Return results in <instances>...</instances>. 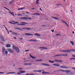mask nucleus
<instances>
[{
  "mask_svg": "<svg viewBox=\"0 0 75 75\" xmlns=\"http://www.w3.org/2000/svg\"><path fill=\"white\" fill-rule=\"evenodd\" d=\"M21 24H17V25H25V24H28V23L24 22H21Z\"/></svg>",
  "mask_w": 75,
  "mask_h": 75,
  "instance_id": "1",
  "label": "nucleus"
},
{
  "mask_svg": "<svg viewBox=\"0 0 75 75\" xmlns=\"http://www.w3.org/2000/svg\"><path fill=\"white\" fill-rule=\"evenodd\" d=\"M0 38L3 41H4V42H5V40H4V38L1 35H0Z\"/></svg>",
  "mask_w": 75,
  "mask_h": 75,
  "instance_id": "2",
  "label": "nucleus"
},
{
  "mask_svg": "<svg viewBox=\"0 0 75 75\" xmlns=\"http://www.w3.org/2000/svg\"><path fill=\"white\" fill-rule=\"evenodd\" d=\"M7 50L9 52H10V53H13L14 52V50L11 49H7Z\"/></svg>",
  "mask_w": 75,
  "mask_h": 75,
  "instance_id": "3",
  "label": "nucleus"
},
{
  "mask_svg": "<svg viewBox=\"0 0 75 75\" xmlns=\"http://www.w3.org/2000/svg\"><path fill=\"white\" fill-rule=\"evenodd\" d=\"M19 19H23V20H27V19H30V20H31V18H28L27 17H23V18H20Z\"/></svg>",
  "mask_w": 75,
  "mask_h": 75,
  "instance_id": "4",
  "label": "nucleus"
},
{
  "mask_svg": "<svg viewBox=\"0 0 75 75\" xmlns=\"http://www.w3.org/2000/svg\"><path fill=\"white\" fill-rule=\"evenodd\" d=\"M59 71H62L63 72H71V71L70 70H63L59 69Z\"/></svg>",
  "mask_w": 75,
  "mask_h": 75,
  "instance_id": "5",
  "label": "nucleus"
},
{
  "mask_svg": "<svg viewBox=\"0 0 75 75\" xmlns=\"http://www.w3.org/2000/svg\"><path fill=\"white\" fill-rule=\"evenodd\" d=\"M6 51V50L5 49V48L4 47H3L2 48V52L3 53V54L4 55H5V53H4V52Z\"/></svg>",
  "mask_w": 75,
  "mask_h": 75,
  "instance_id": "6",
  "label": "nucleus"
},
{
  "mask_svg": "<svg viewBox=\"0 0 75 75\" xmlns=\"http://www.w3.org/2000/svg\"><path fill=\"white\" fill-rule=\"evenodd\" d=\"M12 48L13 50H16L18 48V47L16 46L15 45H13L12 46Z\"/></svg>",
  "mask_w": 75,
  "mask_h": 75,
  "instance_id": "7",
  "label": "nucleus"
},
{
  "mask_svg": "<svg viewBox=\"0 0 75 75\" xmlns=\"http://www.w3.org/2000/svg\"><path fill=\"white\" fill-rule=\"evenodd\" d=\"M54 61L57 62H62V61L59 60H54Z\"/></svg>",
  "mask_w": 75,
  "mask_h": 75,
  "instance_id": "8",
  "label": "nucleus"
},
{
  "mask_svg": "<svg viewBox=\"0 0 75 75\" xmlns=\"http://www.w3.org/2000/svg\"><path fill=\"white\" fill-rule=\"evenodd\" d=\"M41 65H44L45 66H50V64H46L45 63H41Z\"/></svg>",
  "mask_w": 75,
  "mask_h": 75,
  "instance_id": "9",
  "label": "nucleus"
},
{
  "mask_svg": "<svg viewBox=\"0 0 75 75\" xmlns=\"http://www.w3.org/2000/svg\"><path fill=\"white\" fill-rule=\"evenodd\" d=\"M22 29L23 30H25V29H26L27 30H31V28H23Z\"/></svg>",
  "mask_w": 75,
  "mask_h": 75,
  "instance_id": "10",
  "label": "nucleus"
},
{
  "mask_svg": "<svg viewBox=\"0 0 75 75\" xmlns=\"http://www.w3.org/2000/svg\"><path fill=\"white\" fill-rule=\"evenodd\" d=\"M6 47L7 48H10L11 47V45L10 44H7L6 45Z\"/></svg>",
  "mask_w": 75,
  "mask_h": 75,
  "instance_id": "11",
  "label": "nucleus"
},
{
  "mask_svg": "<svg viewBox=\"0 0 75 75\" xmlns=\"http://www.w3.org/2000/svg\"><path fill=\"white\" fill-rule=\"evenodd\" d=\"M52 65L54 66H55V67H59V65L57 64H52Z\"/></svg>",
  "mask_w": 75,
  "mask_h": 75,
  "instance_id": "12",
  "label": "nucleus"
},
{
  "mask_svg": "<svg viewBox=\"0 0 75 75\" xmlns=\"http://www.w3.org/2000/svg\"><path fill=\"white\" fill-rule=\"evenodd\" d=\"M16 50L17 53H19V52H20V50L19 49V48H18V47L17 49Z\"/></svg>",
  "mask_w": 75,
  "mask_h": 75,
  "instance_id": "13",
  "label": "nucleus"
},
{
  "mask_svg": "<svg viewBox=\"0 0 75 75\" xmlns=\"http://www.w3.org/2000/svg\"><path fill=\"white\" fill-rule=\"evenodd\" d=\"M52 18H53V19H54L55 20H58V19H59V18H57L55 17L52 16Z\"/></svg>",
  "mask_w": 75,
  "mask_h": 75,
  "instance_id": "14",
  "label": "nucleus"
},
{
  "mask_svg": "<svg viewBox=\"0 0 75 75\" xmlns=\"http://www.w3.org/2000/svg\"><path fill=\"white\" fill-rule=\"evenodd\" d=\"M70 42L71 44V45H72L73 46L74 45V42L72 41H70Z\"/></svg>",
  "mask_w": 75,
  "mask_h": 75,
  "instance_id": "15",
  "label": "nucleus"
},
{
  "mask_svg": "<svg viewBox=\"0 0 75 75\" xmlns=\"http://www.w3.org/2000/svg\"><path fill=\"white\" fill-rule=\"evenodd\" d=\"M35 35L36 36H38V37H40V36H41V35H40V34L37 33H35Z\"/></svg>",
  "mask_w": 75,
  "mask_h": 75,
  "instance_id": "16",
  "label": "nucleus"
},
{
  "mask_svg": "<svg viewBox=\"0 0 75 75\" xmlns=\"http://www.w3.org/2000/svg\"><path fill=\"white\" fill-rule=\"evenodd\" d=\"M8 13H10V14H12V15L13 16H14V13H13V12H8Z\"/></svg>",
  "mask_w": 75,
  "mask_h": 75,
  "instance_id": "17",
  "label": "nucleus"
},
{
  "mask_svg": "<svg viewBox=\"0 0 75 75\" xmlns=\"http://www.w3.org/2000/svg\"><path fill=\"white\" fill-rule=\"evenodd\" d=\"M25 65H31V63H25Z\"/></svg>",
  "mask_w": 75,
  "mask_h": 75,
  "instance_id": "18",
  "label": "nucleus"
},
{
  "mask_svg": "<svg viewBox=\"0 0 75 75\" xmlns=\"http://www.w3.org/2000/svg\"><path fill=\"white\" fill-rule=\"evenodd\" d=\"M42 74H49L50 73L47 72H45V71H43L42 72Z\"/></svg>",
  "mask_w": 75,
  "mask_h": 75,
  "instance_id": "19",
  "label": "nucleus"
},
{
  "mask_svg": "<svg viewBox=\"0 0 75 75\" xmlns=\"http://www.w3.org/2000/svg\"><path fill=\"white\" fill-rule=\"evenodd\" d=\"M29 41H33L34 42H36V41H36V40H29Z\"/></svg>",
  "mask_w": 75,
  "mask_h": 75,
  "instance_id": "20",
  "label": "nucleus"
},
{
  "mask_svg": "<svg viewBox=\"0 0 75 75\" xmlns=\"http://www.w3.org/2000/svg\"><path fill=\"white\" fill-rule=\"evenodd\" d=\"M30 57H31V58H32L33 59H35V58H36V57L32 56H31V54H30Z\"/></svg>",
  "mask_w": 75,
  "mask_h": 75,
  "instance_id": "21",
  "label": "nucleus"
},
{
  "mask_svg": "<svg viewBox=\"0 0 75 75\" xmlns=\"http://www.w3.org/2000/svg\"><path fill=\"white\" fill-rule=\"evenodd\" d=\"M24 8H25V7L21 8H19L18 9V10H23V9H24Z\"/></svg>",
  "mask_w": 75,
  "mask_h": 75,
  "instance_id": "22",
  "label": "nucleus"
},
{
  "mask_svg": "<svg viewBox=\"0 0 75 75\" xmlns=\"http://www.w3.org/2000/svg\"><path fill=\"white\" fill-rule=\"evenodd\" d=\"M60 68H63L64 69L65 68V66H62L59 67Z\"/></svg>",
  "mask_w": 75,
  "mask_h": 75,
  "instance_id": "23",
  "label": "nucleus"
},
{
  "mask_svg": "<svg viewBox=\"0 0 75 75\" xmlns=\"http://www.w3.org/2000/svg\"><path fill=\"white\" fill-rule=\"evenodd\" d=\"M19 72H21V74H22V73H25V71H20Z\"/></svg>",
  "mask_w": 75,
  "mask_h": 75,
  "instance_id": "24",
  "label": "nucleus"
},
{
  "mask_svg": "<svg viewBox=\"0 0 75 75\" xmlns=\"http://www.w3.org/2000/svg\"><path fill=\"white\" fill-rule=\"evenodd\" d=\"M49 62H50V63H51L52 64H53V63H54L55 62L54 61H49Z\"/></svg>",
  "mask_w": 75,
  "mask_h": 75,
  "instance_id": "25",
  "label": "nucleus"
},
{
  "mask_svg": "<svg viewBox=\"0 0 75 75\" xmlns=\"http://www.w3.org/2000/svg\"><path fill=\"white\" fill-rule=\"evenodd\" d=\"M40 48H41L42 49H44L45 50H47V48H45V47H40Z\"/></svg>",
  "mask_w": 75,
  "mask_h": 75,
  "instance_id": "26",
  "label": "nucleus"
},
{
  "mask_svg": "<svg viewBox=\"0 0 75 75\" xmlns=\"http://www.w3.org/2000/svg\"><path fill=\"white\" fill-rule=\"evenodd\" d=\"M32 15H40V14L38 13L32 14Z\"/></svg>",
  "mask_w": 75,
  "mask_h": 75,
  "instance_id": "27",
  "label": "nucleus"
},
{
  "mask_svg": "<svg viewBox=\"0 0 75 75\" xmlns=\"http://www.w3.org/2000/svg\"><path fill=\"white\" fill-rule=\"evenodd\" d=\"M13 2H14V0H12L9 3V4L10 5V4H13Z\"/></svg>",
  "mask_w": 75,
  "mask_h": 75,
  "instance_id": "28",
  "label": "nucleus"
},
{
  "mask_svg": "<svg viewBox=\"0 0 75 75\" xmlns=\"http://www.w3.org/2000/svg\"><path fill=\"white\" fill-rule=\"evenodd\" d=\"M71 50H67L66 52H67V53H68V52H69V53L71 52Z\"/></svg>",
  "mask_w": 75,
  "mask_h": 75,
  "instance_id": "29",
  "label": "nucleus"
},
{
  "mask_svg": "<svg viewBox=\"0 0 75 75\" xmlns=\"http://www.w3.org/2000/svg\"><path fill=\"white\" fill-rule=\"evenodd\" d=\"M61 51H62V52H67V50H61Z\"/></svg>",
  "mask_w": 75,
  "mask_h": 75,
  "instance_id": "30",
  "label": "nucleus"
},
{
  "mask_svg": "<svg viewBox=\"0 0 75 75\" xmlns=\"http://www.w3.org/2000/svg\"><path fill=\"white\" fill-rule=\"evenodd\" d=\"M61 56H65V57H67L68 56V55L67 54H61Z\"/></svg>",
  "mask_w": 75,
  "mask_h": 75,
  "instance_id": "31",
  "label": "nucleus"
},
{
  "mask_svg": "<svg viewBox=\"0 0 75 75\" xmlns=\"http://www.w3.org/2000/svg\"><path fill=\"white\" fill-rule=\"evenodd\" d=\"M42 61V59L36 60V61H37V62H38V61Z\"/></svg>",
  "mask_w": 75,
  "mask_h": 75,
  "instance_id": "32",
  "label": "nucleus"
},
{
  "mask_svg": "<svg viewBox=\"0 0 75 75\" xmlns=\"http://www.w3.org/2000/svg\"><path fill=\"white\" fill-rule=\"evenodd\" d=\"M39 1V0H37L36 1V3L37 4H39V3L38 2V1Z\"/></svg>",
  "mask_w": 75,
  "mask_h": 75,
  "instance_id": "33",
  "label": "nucleus"
},
{
  "mask_svg": "<svg viewBox=\"0 0 75 75\" xmlns=\"http://www.w3.org/2000/svg\"><path fill=\"white\" fill-rule=\"evenodd\" d=\"M37 72H42V70H37Z\"/></svg>",
  "mask_w": 75,
  "mask_h": 75,
  "instance_id": "34",
  "label": "nucleus"
},
{
  "mask_svg": "<svg viewBox=\"0 0 75 75\" xmlns=\"http://www.w3.org/2000/svg\"><path fill=\"white\" fill-rule=\"evenodd\" d=\"M12 33L14 35H17V33Z\"/></svg>",
  "mask_w": 75,
  "mask_h": 75,
  "instance_id": "35",
  "label": "nucleus"
},
{
  "mask_svg": "<svg viewBox=\"0 0 75 75\" xmlns=\"http://www.w3.org/2000/svg\"><path fill=\"white\" fill-rule=\"evenodd\" d=\"M5 53L6 55H7V54H8V52H7V51H6L5 52Z\"/></svg>",
  "mask_w": 75,
  "mask_h": 75,
  "instance_id": "36",
  "label": "nucleus"
},
{
  "mask_svg": "<svg viewBox=\"0 0 75 75\" xmlns=\"http://www.w3.org/2000/svg\"><path fill=\"white\" fill-rule=\"evenodd\" d=\"M25 35H30V34L26 33H25Z\"/></svg>",
  "mask_w": 75,
  "mask_h": 75,
  "instance_id": "37",
  "label": "nucleus"
},
{
  "mask_svg": "<svg viewBox=\"0 0 75 75\" xmlns=\"http://www.w3.org/2000/svg\"><path fill=\"white\" fill-rule=\"evenodd\" d=\"M3 7L5 8V9H6V10H8V9L7 8H6V7L5 6H3Z\"/></svg>",
  "mask_w": 75,
  "mask_h": 75,
  "instance_id": "38",
  "label": "nucleus"
},
{
  "mask_svg": "<svg viewBox=\"0 0 75 75\" xmlns=\"http://www.w3.org/2000/svg\"><path fill=\"white\" fill-rule=\"evenodd\" d=\"M68 67H67L65 66H64V69H68Z\"/></svg>",
  "mask_w": 75,
  "mask_h": 75,
  "instance_id": "39",
  "label": "nucleus"
},
{
  "mask_svg": "<svg viewBox=\"0 0 75 75\" xmlns=\"http://www.w3.org/2000/svg\"><path fill=\"white\" fill-rule=\"evenodd\" d=\"M9 74H16V73L15 72H9L8 73Z\"/></svg>",
  "mask_w": 75,
  "mask_h": 75,
  "instance_id": "40",
  "label": "nucleus"
},
{
  "mask_svg": "<svg viewBox=\"0 0 75 75\" xmlns=\"http://www.w3.org/2000/svg\"><path fill=\"white\" fill-rule=\"evenodd\" d=\"M61 56V54H59V55H56L55 56V57H58V56Z\"/></svg>",
  "mask_w": 75,
  "mask_h": 75,
  "instance_id": "41",
  "label": "nucleus"
},
{
  "mask_svg": "<svg viewBox=\"0 0 75 75\" xmlns=\"http://www.w3.org/2000/svg\"><path fill=\"white\" fill-rule=\"evenodd\" d=\"M61 21H62V22H63V23H65H65H66V22H65V21L63 20H62Z\"/></svg>",
  "mask_w": 75,
  "mask_h": 75,
  "instance_id": "42",
  "label": "nucleus"
},
{
  "mask_svg": "<svg viewBox=\"0 0 75 75\" xmlns=\"http://www.w3.org/2000/svg\"><path fill=\"white\" fill-rule=\"evenodd\" d=\"M71 51H75V49L74 50H70Z\"/></svg>",
  "mask_w": 75,
  "mask_h": 75,
  "instance_id": "43",
  "label": "nucleus"
},
{
  "mask_svg": "<svg viewBox=\"0 0 75 75\" xmlns=\"http://www.w3.org/2000/svg\"><path fill=\"white\" fill-rule=\"evenodd\" d=\"M65 24H66V25H67V27H69V26H68V24H67V22H66V23H65Z\"/></svg>",
  "mask_w": 75,
  "mask_h": 75,
  "instance_id": "44",
  "label": "nucleus"
},
{
  "mask_svg": "<svg viewBox=\"0 0 75 75\" xmlns=\"http://www.w3.org/2000/svg\"><path fill=\"white\" fill-rule=\"evenodd\" d=\"M56 35L57 36H58V35H61V34H56Z\"/></svg>",
  "mask_w": 75,
  "mask_h": 75,
  "instance_id": "45",
  "label": "nucleus"
},
{
  "mask_svg": "<svg viewBox=\"0 0 75 75\" xmlns=\"http://www.w3.org/2000/svg\"><path fill=\"white\" fill-rule=\"evenodd\" d=\"M17 74H18V75H20V74H21V73H17Z\"/></svg>",
  "mask_w": 75,
  "mask_h": 75,
  "instance_id": "46",
  "label": "nucleus"
},
{
  "mask_svg": "<svg viewBox=\"0 0 75 75\" xmlns=\"http://www.w3.org/2000/svg\"><path fill=\"white\" fill-rule=\"evenodd\" d=\"M70 59L71 60H72V59H75V58H71Z\"/></svg>",
  "mask_w": 75,
  "mask_h": 75,
  "instance_id": "47",
  "label": "nucleus"
},
{
  "mask_svg": "<svg viewBox=\"0 0 75 75\" xmlns=\"http://www.w3.org/2000/svg\"><path fill=\"white\" fill-rule=\"evenodd\" d=\"M72 57H74V58H75V55L73 54L72 55Z\"/></svg>",
  "mask_w": 75,
  "mask_h": 75,
  "instance_id": "48",
  "label": "nucleus"
},
{
  "mask_svg": "<svg viewBox=\"0 0 75 75\" xmlns=\"http://www.w3.org/2000/svg\"><path fill=\"white\" fill-rule=\"evenodd\" d=\"M28 60H25L24 61V62H28Z\"/></svg>",
  "mask_w": 75,
  "mask_h": 75,
  "instance_id": "49",
  "label": "nucleus"
},
{
  "mask_svg": "<svg viewBox=\"0 0 75 75\" xmlns=\"http://www.w3.org/2000/svg\"><path fill=\"white\" fill-rule=\"evenodd\" d=\"M30 50H26L25 51V52H27V51H29Z\"/></svg>",
  "mask_w": 75,
  "mask_h": 75,
  "instance_id": "50",
  "label": "nucleus"
},
{
  "mask_svg": "<svg viewBox=\"0 0 75 75\" xmlns=\"http://www.w3.org/2000/svg\"><path fill=\"white\" fill-rule=\"evenodd\" d=\"M5 28L6 30V31H8V29H7V28H6V27H5Z\"/></svg>",
  "mask_w": 75,
  "mask_h": 75,
  "instance_id": "51",
  "label": "nucleus"
},
{
  "mask_svg": "<svg viewBox=\"0 0 75 75\" xmlns=\"http://www.w3.org/2000/svg\"><path fill=\"white\" fill-rule=\"evenodd\" d=\"M9 23H10L11 24H13V23L11 22H9Z\"/></svg>",
  "mask_w": 75,
  "mask_h": 75,
  "instance_id": "52",
  "label": "nucleus"
},
{
  "mask_svg": "<svg viewBox=\"0 0 75 75\" xmlns=\"http://www.w3.org/2000/svg\"><path fill=\"white\" fill-rule=\"evenodd\" d=\"M18 30H22V29L20 28H19Z\"/></svg>",
  "mask_w": 75,
  "mask_h": 75,
  "instance_id": "53",
  "label": "nucleus"
},
{
  "mask_svg": "<svg viewBox=\"0 0 75 75\" xmlns=\"http://www.w3.org/2000/svg\"><path fill=\"white\" fill-rule=\"evenodd\" d=\"M21 15H21V14H19L18 15V16H21Z\"/></svg>",
  "mask_w": 75,
  "mask_h": 75,
  "instance_id": "54",
  "label": "nucleus"
},
{
  "mask_svg": "<svg viewBox=\"0 0 75 75\" xmlns=\"http://www.w3.org/2000/svg\"><path fill=\"white\" fill-rule=\"evenodd\" d=\"M30 75H35V74H30Z\"/></svg>",
  "mask_w": 75,
  "mask_h": 75,
  "instance_id": "55",
  "label": "nucleus"
},
{
  "mask_svg": "<svg viewBox=\"0 0 75 75\" xmlns=\"http://www.w3.org/2000/svg\"><path fill=\"white\" fill-rule=\"evenodd\" d=\"M33 72H38V71H35V70H34L33 71Z\"/></svg>",
  "mask_w": 75,
  "mask_h": 75,
  "instance_id": "56",
  "label": "nucleus"
},
{
  "mask_svg": "<svg viewBox=\"0 0 75 75\" xmlns=\"http://www.w3.org/2000/svg\"><path fill=\"white\" fill-rule=\"evenodd\" d=\"M29 35H33V34H29Z\"/></svg>",
  "mask_w": 75,
  "mask_h": 75,
  "instance_id": "57",
  "label": "nucleus"
},
{
  "mask_svg": "<svg viewBox=\"0 0 75 75\" xmlns=\"http://www.w3.org/2000/svg\"><path fill=\"white\" fill-rule=\"evenodd\" d=\"M18 23H19L18 22H15V24H18Z\"/></svg>",
  "mask_w": 75,
  "mask_h": 75,
  "instance_id": "58",
  "label": "nucleus"
},
{
  "mask_svg": "<svg viewBox=\"0 0 75 75\" xmlns=\"http://www.w3.org/2000/svg\"><path fill=\"white\" fill-rule=\"evenodd\" d=\"M30 75V74L28 73V74H26L25 75Z\"/></svg>",
  "mask_w": 75,
  "mask_h": 75,
  "instance_id": "59",
  "label": "nucleus"
},
{
  "mask_svg": "<svg viewBox=\"0 0 75 75\" xmlns=\"http://www.w3.org/2000/svg\"><path fill=\"white\" fill-rule=\"evenodd\" d=\"M72 69H75V68L72 67L71 68Z\"/></svg>",
  "mask_w": 75,
  "mask_h": 75,
  "instance_id": "60",
  "label": "nucleus"
},
{
  "mask_svg": "<svg viewBox=\"0 0 75 75\" xmlns=\"http://www.w3.org/2000/svg\"><path fill=\"white\" fill-rule=\"evenodd\" d=\"M52 33H53V32H54V30H52Z\"/></svg>",
  "mask_w": 75,
  "mask_h": 75,
  "instance_id": "61",
  "label": "nucleus"
},
{
  "mask_svg": "<svg viewBox=\"0 0 75 75\" xmlns=\"http://www.w3.org/2000/svg\"><path fill=\"white\" fill-rule=\"evenodd\" d=\"M19 28H15V29H17V30H18Z\"/></svg>",
  "mask_w": 75,
  "mask_h": 75,
  "instance_id": "62",
  "label": "nucleus"
},
{
  "mask_svg": "<svg viewBox=\"0 0 75 75\" xmlns=\"http://www.w3.org/2000/svg\"><path fill=\"white\" fill-rule=\"evenodd\" d=\"M57 6H59V5H61V4H57L56 5Z\"/></svg>",
  "mask_w": 75,
  "mask_h": 75,
  "instance_id": "63",
  "label": "nucleus"
},
{
  "mask_svg": "<svg viewBox=\"0 0 75 75\" xmlns=\"http://www.w3.org/2000/svg\"><path fill=\"white\" fill-rule=\"evenodd\" d=\"M19 39L20 40H23V38H20Z\"/></svg>",
  "mask_w": 75,
  "mask_h": 75,
  "instance_id": "64",
  "label": "nucleus"
}]
</instances>
